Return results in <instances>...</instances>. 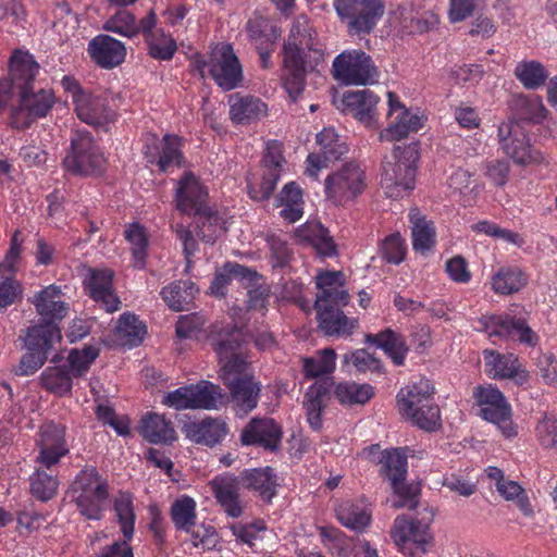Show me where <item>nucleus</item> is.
I'll return each mask as SVG.
<instances>
[{
	"label": "nucleus",
	"instance_id": "f257e3e1",
	"mask_svg": "<svg viewBox=\"0 0 557 557\" xmlns=\"http://www.w3.org/2000/svg\"><path fill=\"white\" fill-rule=\"evenodd\" d=\"M9 77L0 84V90L13 92L18 97L20 104L11 110V125L16 129L27 128L39 117L46 116L53 106L50 90H34V79L38 64L27 52L16 50L10 59Z\"/></svg>",
	"mask_w": 557,
	"mask_h": 557
},
{
	"label": "nucleus",
	"instance_id": "f03ea898",
	"mask_svg": "<svg viewBox=\"0 0 557 557\" xmlns=\"http://www.w3.org/2000/svg\"><path fill=\"white\" fill-rule=\"evenodd\" d=\"M243 343V332L236 325L214 326L212 347L220 364V377L225 386L255 376Z\"/></svg>",
	"mask_w": 557,
	"mask_h": 557
},
{
	"label": "nucleus",
	"instance_id": "7ed1b4c3",
	"mask_svg": "<svg viewBox=\"0 0 557 557\" xmlns=\"http://www.w3.org/2000/svg\"><path fill=\"white\" fill-rule=\"evenodd\" d=\"M379 454L377 463L381 465V474L388 479L396 498L392 500L394 509L407 508L416 510L419 507L420 488L413 484L406 483L407 457L400 449L392 448L380 451L379 445H372L363 449L362 455L371 460Z\"/></svg>",
	"mask_w": 557,
	"mask_h": 557
},
{
	"label": "nucleus",
	"instance_id": "20e7f679",
	"mask_svg": "<svg viewBox=\"0 0 557 557\" xmlns=\"http://www.w3.org/2000/svg\"><path fill=\"white\" fill-rule=\"evenodd\" d=\"M434 387L426 379L398 394L399 412L418 428L432 432L441 426L440 408L433 401Z\"/></svg>",
	"mask_w": 557,
	"mask_h": 557
},
{
	"label": "nucleus",
	"instance_id": "39448f33",
	"mask_svg": "<svg viewBox=\"0 0 557 557\" xmlns=\"http://www.w3.org/2000/svg\"><path fill=\"white\" fill-rule=\"evenodd\" d=\"M419 158L416 146L401 148L396 146L393 160H385L381 175V186L392 199L404 197L414 187L416 169L413 163Z\"/></svg>",
	"mask_w": 557,
	"mask_h": 557
},
{
	"label": "nucleus",
	"instance_id": "423d86ee",
	"mask_svg": "<svg viewBox=\"0 0 557 557\" xmlns=\"http://www.w3.org/2000/svg\"><path fill=\"white\" fill-rule=\"evenodd\" d=\"M75 503L79 512L87 519L99 520L109 496L108 482L95 468H85L72 484Z\"/></svg>",
	"mask_w": 557,
	"mask_h": 557
},
{
	"label": "nucleus",
	"instance_id": "0eeeda50",
	"mask_svg": "<svg viewBox=\"0 0 557 557\" xmlns=\"http://www.w3.org/2000/svg\"><path fill=\"white\" fill-rule=\"evenodd\" d=\"M473 396L480 407L482 419L497 426L505 438L518 435V425L512 421V410L504 394L493 385H479Z\"/></svg>",
	"mask_w": 557,
	"mask_h": 557
},
{
	"label": "nucleus",
	"instance_id": "6e6552de",
	"mask_svg": "<svg viewBox=\"0 0 557 557\" xmlns=\"http://www.w3.org/2000/svg\"><path fill=\"white\" fill-rule=\"evenodd\" d=\"M71 152L64 158V169L73 175H100L106 170V159L91 135L77 132L71 141Z\"/></svg>",
	"mask_w": 557,
	"mask_h": 557
},
{
	"label": "nucleus",
	"instance_id": "1a4fd4ad",
	"mask_svg": "<svg viewBox=\"0 0 557 557\" xmlns=\"http://www.w3.org/2000/svg\"><path fill=\"white\" fill-rule=\"evenodd\" d=\"M226 395L222 388L208 381H201L196 385L184 386L169 393L163 398V404L181 409H218L225 404Z\"/></svg>",
	"mask_w": 557,
	"mask_h": 557
},
{
	"label": "nucleus",
	"instance_id": "9d476101",
	"mask_svg": "<svg viewBox=\"0 0 557 557\" xmlns=\"http://www.w3.org/2000/svg\"><path fill=\"white\" fill-rule=\"evenodd\" d=\"M207 66L215 83L225 90L234 89L243 79L242 65L228 44H218L211 50L208 61L197 60L196 67L201 77Z\"/></svg>",
	"mask_w": 557,
	"mask_h": 557
},
{
	"label": "nucleus",
	"instance_id": "9b49d317",
	"mask_svg": "<svg viewBox=\"0 0 557 557\" xmlns=\"http://www.w3.org/2000/svg\"><path fill=\"white\" fill-rule=\"evenodd\" d=\"M332 73L345 85H370L377 82L379 71L372 58L361 50H348L338 54Z\"/></svg>",
	"mask_w": 557,
	"mask_h": 557
},
{
	"label": "nucleus",
	"instance_id": "f8f14e48",
	"mask_svg": "<svg viewBox=\"0 0 557 557\" xmlns=\"http://www.w3.org/2000/svg\"><path fill=\"white\" fill-rule=\"evenodd\" d=\"M498 144L517 164L541 163L544 158L530 145L528 132L520 121H507L498 126Z\"/></svg>",
	"mask_w": 557,
	"mask_h": 557
},
{
	"label": "nucleus",
	"instance_id": "ddd939ff",
	"mask_svg": "<svg viewBox=\"0 0 557 557\" xmlns=\"http://www.w3.org/2000/svg\"><path fill=\"white\" fill-rule=\"evenodd\" d=\"M366 186V173L355 161L345 163L325 180L326 196L336 205L355 199Z\"/></svg>",
	"mask_w": 557,
	"mask_h": 557
},
{
	"label": "nucleus",
	"instance_id": "4468645a",
	"mask_svg": "<svg viewBox=\"0 0 557 557\" xmlns=\"http://www.w3.org/2000/svg\"><path fill=\"white\" fill-rule=\"evenodd\" d=\"M334 5L342 18H348L351 35L370 33L384 13L381 0H335Z\"/></svg>",
	"mask_w": 557,
	"mask_h": 557
},
{
	"label": "nucleus",
	"instance_id": "2eb2a0df",
	"mask_svg": "<svg viewBox=\"0 0 557 557\" xmlns=\"http://www.w3.org/2000/svg\"><path fill=\"white\" fill-rule=\"evenodd\" d=\"M480 323L490 337L512 339L529 347H535L539 343L537 334L523 318L511 314L491 315L483 317Z\"/></svg>",
	"mask_w": 557,
	"mask_h": 557
},
{
	"label": "nucleus",
	"instance_id": "dca6fc26",
	"mask_svg": "<svg viewBox=\"0 0 557 557\" xmlns=\"http://www.w3.org/2000/svg\"><path fill=\"white\" fill-rule=\"evenodd\" d=\"M433 518L434 513L429 509L428 505L423 507L422 511H417L414 518H408L405 515L398 516L391 530V536L399 547H403L410 541L423 547L428 543L426 531Z\"/></svg>",
	"mask_w": 557,
	"mask_h": 557
},
{
	"label": "nucleus",
	"instance_id": "f3484780",
	"mask_svg": "<svg viewBox=\"0 0 557 557\" xmlns=\"http://www.w3.org/2000/svg\"><path fill=\"white\" fill-rule=\"evenodd\" d=\"M284 162L281 144L275 140L268 143L262 159V181L258 186L249 185L248 191L253 200L262 201L270 198L281 176Z\"/></svg>",
	"mask_w": 557,
	"mask_h": 557
},
{
	"label": "nucleus",
	"instance_id": "a211bd4d",
	"mask_svg": "<svg viewBox=\"0 0 557 557\" xmlns=\"http://www.w3.org/2000/svg\"><path fill=\"white\" fill-rule=\"evenodd\" d=\"M39 455L37 461L50 468L59 462L61 457L69 453L65 441V426L52 421L46 422L40 428L38 440Z\"/></svg>",
	"mask_w": 557,
	"mask_h": 557
},
{
	"label": "nucleus",
	"instance_id": "6ab92c4d",
	"mask_svg": "<svg viewBox=\"0 0 557 557\" xmlns=\"http://www.w3.org/2000/svg\"><path fill=\"white\" fill-rule=\"evenodd\" d=\"M282 436V428L272 418H252L242 430L240 442L273 451L278 449Z\"/></svg>",
	"mask_w": 557,
	"mask_h": 557
},
{
	"label": "nucleus",
	"instance_id": "aec40b11",
	"mask_svg": "<svg viewBox=\"0 0 557 557\" xmlns=\"http://www.w3.org/2000/svg\"><path fill=\"white\" fill-rule=\"evenodd\" d=\"M345 306L337 301L314 302L319 327L325 335L349 336L357 329L358 321L343 312Z\"/></svg>",
	"mask_w": 557,
	"mask_h": 557
},
{
	"label": "nucleus",
	"instance_id": "412c9836",
	"mask_svg": "<svg viewBox=\"0 0 557 557\" xmlns=\"http://www.w3.org/2000/svg\"><path fill=\"white\" fill-rule=\"evenodd\" d=\"M317 143L321 147V152H313L308 156V168L306 170L310 176L314 177L321 169L327 166L329 162L338 160L341 156L347 152V147L339 143L333 128H324L317 134Z\"/></svg>",
	"mask_w": 557,
	"mask_h": 557
},
{
	"label": "nucleus",
	"instance_id": "4be33fe9",
	"mask_svg": "<svg viewBox=\"0 0 557 557\" xmlns=\"http://www.w3.org/2000/svg\"><path fill=\"white\" fill-rule=\"evenodd\" d=\"M156 25V14L151 10L143 17L139 22L136 21L134 14L127 10H119L112 15L103 25V28L108 32H113L133 38L141 33L146 39L150 38L151 29Z\"/></svg>",
	"mask_w": 557,
	"mask_h": 557
},
{
	"label": "nucleus",
	"instance_id": "5701e85b",
	"mask_svg": "<svg viewBox=\"0 0 557 557\" xmlns=\"http://www.w3.org/2000/svg\"><path fill=\"white\" fill-rule=\"evenodd\" d=\"M483 357L487 372L494 379H512L518 384H523L529 379V373L521 369L519 359L513 354H499L496 350L485 349Z\"/></svg>",
	"mask_w": 557,
	"mask_h": 557
},
{
	"label": "nucleus",
	"instance_id": "b1692460",
	"mask_svg": "<svg viewBox=\"0 0 557 557\" xmlns=\"http://www.w3.org/2000/svg\"><path fill=\"white\" fill-rule=\"evenodd\" d=\"M88 52L92 61L102 69H113L124 62L126 48L109 35H98L90 40Z\"/></svg>",
	"mask_w": 557,
	"mask_h": 557
},
{
	"label": "nucleus",
	"instance_id": "393cba45",
	"mask_svg": "<svg viewBox=\"0 0 557 557\" xmlns=\"http://www.w3.org/2000/svg\"><path fill=\"white\" fill-rule=\"evenodd\" d=\"M113 271L109 269L91 270L86 281L89 296L108 312L116 311L120 305L113 292Z\"/></svg>",
	"mask_w": 557,
	"mask_h": 557
},
{
	"label": "nucleus",
	"instance_id": "a878e982",
	"mask_svg": "<svg viewBox=\"0 0 557 557\" xmlns=\"http://www.w3.org/2000/svg\"><path fill=\"white\" fill-rule=\"evenodd\" d=\"M230 391V401L238 417H246L257 408L262 386L256 377H246L226 386Z\"/></svg>",
	"mask_w": 557,
	"mask_h": 557
},
{
	"label": "nucleus",
	"instance_id": "bb28decb",
	"mask_svg": "<svg viewBox=\"0 0 557 557\" xmlns=\"http://www.w3.org/2000/svg\"><path fill=\"white\" fill-rule=\"evenodd\" d=\"M210 485L224 511L230 517L238 518L243 513L239 500V490L243 485L239 476L236 478L231 474L219 475L210 482Z\"/></svg>",
	"mask_w": 557,
	"mask_h": 557
},
{
	"label": "nucleus",
	"instance_id": "cd10ccee",
	"mask_svg": "<svg viewBox=\"0 0 557 557\" xmlns=\"http://www.w3.org/2000/svg\"><path fill=\"white\" fill-rule=\"evenodd\" d=\"M207 191L197 181L196 176L187 172L178 182L176 189V207L180 211L194 214L208 208L206 205Z\"/></svg>",
	"mask_w": 557,
	"mask_h": 557
},
{
	"label": "nucleus",
	"instance_id": "c85d7f7f",
	"mask_svg": "<svg viewBox=\"0 0 557 557\" xmlns=\"http://www.w3.org/2000/svg\"><path fill=\"white\" fill-rule=\"evenodd\" d=\"M74 111L81 121L92 126L109 124L113 122L115 116L103 98L89 92L76 100Z\"/></svg>",
	"mask_w": 557,
	"mask_h": 557
},
{
	"label": "nucleus",
	"instance_id": "c756f323",
	"mask_svg": "<svg viewBox=\"0 0 557 557\" xmlns=\"http://www.w3.org/2000/svg\"><path fill=\"white\" fill-rule=\"evenodd\" d=\"M230 117L236 124H250L267 115V104L251 96L233 94L228 97Z\"/></svg>",
	"mask_w": 557,
	"mask_h": 557
},
{
	"label": "nucleus",
	"instance_id": "7c9ffc66",
	"mask_svg": "<svg viewBox=\"0 0 557 557\" xmlns=\"http://www.w3.org/2000/svg\"><path fill=\"white\" fill-rule=\"evenodd\" d=\"M61 330L53 321H44L27 329L23 337L27 350H39L49 354L54 344L61 342Z\"/></svg>",
	"mask_w": 557,
	"mask_h": 557
},
{
	"label": "nucleus",
	"instance_id": "2f4dec72",
	"mask_svg": "<svg viewBox=\"0 0 557 557\" xmlns=\"http://www.w3.org/2000/svg\"><path fill=\"white\" fill-rule=\"evenodd\" d=\"M184 432L187 438L197 444L214 446L226 435L227 424L223 420L208 418L185 424Z\"/></svg>",
	"mask_w": 557,
	"mask_h": 557
},
{
	"label": "nucleus",
	"instance_id": "473e14b6",
	"mask_svg": "<svg viewBox=\"0 0 557 557\" xmlns=\"http://www.w3.org/2000/svg\"><path fill=\"white\" fill-rule=\"evenodd\" d=\"M343 102L358 121L367 126H375V109L379 98L372 91L347 92L344 95Z\"/></svg>",
	"mask_w": 557,
	"mask_h": 557
},
{
	"label": "nucleus",
	"instance_id": "72a5a7b5",
	"mask_svg": "<svg viewBox=\"0 0 557 557\" xmlns=\"http://www.w3.org/2000/svg\"><path fill=\"white\" fill-rule=\"evenodd\" d=\"M239 479L243 487L256 492L267 503L276 494V478L270 467L246 470L240 473Z\"/></svg>",
	"mask_w": 557,
	"mask_h": 557
},
{
	"label": "nucleus",
	"instance_id": "f704fd0d",
	"mask_svg": "<svg viewBox=\"0 0 557 557\" xmlns=\"http://www.w3.org/2000/svg\"><path fill=\"white\" fill-rule=\"evenodd\" d=\"M344 274L341 271H325L317 275V294L315 302L337 301L342 305H348L349 294L344 288Z\"/></svg>",
	"mask_w": 557,
	"mask_h": 557
},
{
	"label": "nucleus",
	"instance_id": "c9c22d12",
	"mask_svg": "<svg viewBox=\"0 0 557 557\" xmlns=\"http://www.w3.org/2000/svg\"><path fill=\"white\" fill-rule=\"evenodd\" d=\"M333 381L330 377H322L314 382L306 393L305 407L307 409L308 422L318 430L321 428V412L330 396Z\"/></svg>",
	"mask_w": 557,
	"mask_h": 557
},
{
	"label": "nucleus",
	"instance_id": "e433bc0d",
	"mask_svg": "<svg viewBox=\"0 0 557 557\" xmlns=\"http://www.w3.org/2000/svg\"><path fill=\"white\" fill-rule=\"evenodd\" d=\"M61 290L50 285L39 292L32 302L36 311L44 318V321L62 320L67 313V306L61 299Z\"/></svg>",
	"mask_w": 557,
	"mask_h": 557
},
{
	"label": "nucleus",
	"instance_id": "4c0bfd02",
	"mask_svg": "<svg viewBox=\"0 0 557 557\" xmlns=\"http://www.w3.org/2000/svg\"><path fill=\"white\" fill-rule=\"evenodd\" d=\"M154 152L148 150L145 152L150 163L156 162L160 171L166 172L171 166H180L183 156L178 149V138L176 136L165 135L161 141V147L156 146Z\"/></svg>",
	"mask_w": 557,
	"mask_h": 557
},
{
	"label": "nucleus",
	"instance_id": "58836bf2",
	"mask_svg": "<svg viewBox=\"0 0 557 557\" xmlns=\"http://www.w3.org/2000/svg\"><path fill=\"white\" fill-rule=\"evenodd\" d=\"M283 85L288 96L295 101L305 88L306 67L302 58L284 57Z\"/></svg>",
	"mask_w": 557,
	"mask_h": 557
},
{
	"label": "nucleus",
	"instance_id": "ea45409f",
	"mask_svg": "<svg viewBox=\"0 0 557 557\" xmlns=\"http://www.w3.org/2000/svg\"><path fill=\"white\" fill-rule=\"evenodd\" d=\"M313 38L308 20L305 16L297 17L290 28L287 41L284 44V57L293 54L302 58L304 49H312Z\"/></svg>",
	"mask_w": 557,
	"mask_h": 557
},
{
	"label": "nucleus",
	"instance_id": "a19ab883",
	"mask_svg": "<svg viewBox=\"0 0 557 557\" xmlns=\"http://www.w3.org/2000/svg\"><path fill=\"white\" fill-rule=\"evenodd\" d=\"M366 339L384 349L396 366L404 364L408 347L400 334L395 333L391 329H386L375 335L368 334Z\"/></svg>",
	"mask_w": 557,
	"mask_h": 557
},
{
	"label": "nucleus",
	"instance_id": "79ce46f5",
	"mask_svg": "<svg viewBox=\"0 0 557 557\" xmlns=\"http://www.w3.org/2000/svg\"><path fill=\"white\" fill-rule=\"evenodd\" d=\"M140 434L150 443H169L175 440V431L164 416L149 413L141 419Z\"/></svg>",
	"mask_w": 557,
	"mask_h": 557
},
{
	"label": "nucleus",
	"instance_id": "37998d69",
	"mask_svg": "<svg viewBox=\"0 0 557 557\" xmlns=\"http://www.w3.org/2000/svg\"><path fill=\"white\" fill-rule=\"evenodd\" d=\"M299 235L313 246L317 252L321 256L332 257L336 255V245L333 237L319 222L307 223L301 230Z\"/></svg>",
	"mask_w": 557,
	"mask_h": 557
},
{
	"label": "nucleus",
	"instance_id": "c03bdc74",
	"mask_svg": "<svg viewBox=\"0 0 557 557\" xmlns=\"http://www.w3.org/2000/svg\"><path fill=\"white\" fill-rule=\"evenodd\" d=\"M335 511L343 525L357 532H362L371 521V513L351 500L342 502Z\"/></svg>",
	"mask_w": 557,
	"mask_h": 557
},
{
	"label": "nucleus",
	"instance_id": "a18cd8bd",
	"mask_svg": "<svg viewBox=\"0 0 557 557\" xmlns=\"http://www.w3.org/2000/svg\"><path fill=\"white\" fill-rule=\"evenodd\" d=\"M195 284L188 281L171 283L161 290L162 299L174 311H183L194 299Z\"/></svg>",
	"mask_w": 557,
	"mask_h": 557
},
{
	"label": "nucleus",
	"instance_id": "49530a36",
	"mask_svg": "<svg viewBox=\"0 0 557 557\" xmlns=\"http://www.w3.org/2000/svg\"><path fill=\"white\" fill-rule=\"evenodd\" d=\"M196 223L197 236L207 244H214L225 228L220 224V218L211 208H205L193 214Z\"/></svg>",
	"mask_w": 557,
	"mask_h": 557
},
{
	"label": "nucleus",
	"instance_id": "de8ad7c7",
	"mask_svg": "<svg viewBox=\"0 0 557 557\" xmlns=\"http://www.w3.org/2000/svg\"><path fill=\"white\" fill-rule=\"evenodd\" d=\"M527 284V276L518 268H503L492 280V288L495 293L510 295L519 292Z\"/></svg>",
	"mask_w": 557,
	"mask_h": 557
},
{
	"label": "nucleus",
	"instance_id": "09e8293b",
	"mask_svg": "<svg viewBox=\"0 0 557 557\" xmlns=\"http://www.w3.org/2000/svg\"><path fill=\"white\" fill-rule=\"evenodd\" d=\"M115 333L123 345L136 346L143 342L146 326L135 314L123 313L119 319Z\"/></svg>",
	"mask_w": 557,
	"mask_h": 557
},
{
	"label": "nucleus",
	"instance_id": "8fccbe9b",
	"mask_svg": "<svg viewBox=\"0 0 557 557\" xmlns=\"http://www.w3.org/2000/svg\"><path fill=\"white\" fill-rule=\"evenodd\" d=\"M171 518L177 530L191 532L196 523V503L189 496L176 499L171 506Z\"/></svg>",
	"mask_w": 557,
	"mask_h": 557
},
{
	"label": "nucleus",
	"instance_id": "3c124183",
	"mask_svg": "<svg viewBox=\"0 0 557 557\" xmlns=\"http://www.w3.org/2000/svg\"><path fill=\"white\" fill-rule=\"evenodd\" d=\"M374 395L370 384L339 383L335 388V397L342 405H363Z\"/></svg>",
	"mask_w": 557,
	"mask_h": 557
},
{
	"label": "nucleus",
	"instance_id": "603ef678",
	"mask_svg": "<svg viewBox=\"0 0 557 557\" xmlns=\"http://www.w3.org/2000/svg\"><path fill=\"white\" fill-rule=\"evenodd\" d=\"M515 75L527 89H536L548 78L546 69L537 61L520 62L515 69Z\"/></svg>",
	"mask_w": 557,
	"mask_h": 557
},
{
	"label": "nucleus",
	"instance_id": "864d4df0",
	"mask_svg": "<svg viewBox=\"0 0 557 557\" xmlns=\"http://www.w3.org/2000/svg\"><path fill=\"white\" fill-rule=\"evenodd\" d=\"M410 220L413 224V249L422 253L430 251L435 244V230L432 222L426 221L424 218L417 216V214H411Z\"/></svg>",
	"mask_w": 557,
	"mask_h": 557
},
{
	"label": "nucleus",
	"instance_id": "5fc2aeb1",
	"mask_svg": "<svg viewBox=\"0 0 557 557\" xmlns=\"http://www.w3.org/2000/svg\"><path fill=\"white\" fill-rule=\"evenodd\" d=\"M421 126V120L418 115H412L408 111H401L396 116V122L381 132L380 138L391 141L399 140L410 132H417Z\"/></svg>",
	"mask_w": 557,
	"mask_h": 557
},
{
	"label": "nucleus",
	"instance_id": "6e6d98bb",
	"mask_svg": "<svg viewBox=\"0 0 557 557\" xmlns=\"http://www.w3.org/2000/svg\"><path fill=\"white\" fill-rule=\"evenodd\" d=\"M114 510L125 540H131L134 534L135 521L132 495L126 492H120L114 499Z\"/></svg>",
	"mask_w": 557,
	"mask_h": 557
},
{
	"label": "nucleus",
	"instance_id": "4d7b16f0",
	"mask_svg": "<svg viewBox=\"0 0 557 557\" xmlns=\"http://www.w3.org/2000/svg\"><path fill=\"white\" fill-rule=\"evenodd\" d=\"M125 238L132 245L133 257L136 261L135 267L143 269L145 267L148 246L145 227L139 223L131 224L125 231Z\"/></svg>",
	"mask_w": 557,
	"mask_h": 557
},
{
	"label": "nucleus",
	"instance_id": "13d9d810",
	"mask_svg": "<svg viewBox=\"0 0 557 557\" xmlns=\"http://www.w3.org/2000/svg\"><path fill=\"white\" fill-rule=\"evenodd\" d=\"M41 384L54 394L64 395L72 388V379L69 371L63 368H47L41 374Z\"/></svg>",
	"mask_w": 557,
	"mask_h": 557
},
{
	"label": "nucleus",
	"instance_id": "bf43d9fd",
	"mask_svg": "<svg viewBox=\"0 0 557 557\" xmlns=\"http://www.w3.org/2000/svg\"><path fill=\"white\" fill-rule=\"evenodd\" d=\"M247 32L249 37L255 41H261L273 46L280 37L276 27L268 20L259 15H255L247 22Z\"/></svg>",
	"mask_w": 557,
	"mask_h": 557
},
{
	"label": "nucleus",
	"instance_id": "052dcab7",
	"mask_svg": "<svg viewBox=\"0 0 557 557\" xmlns=\"http://www.w3.org/2000/svg\"><path fill=\"white\" fill-rule=\"evenodd\" d=\"M335 359V351L326 348L321 351L319 357L305 359L304 372L308 377L324 376L334 370Z\"/></svg>",
	"mask_w": 557,
	"mask_h": 557
},
{
	"label": "nucleus",
	"instance_id": "680f3d73",
	"mask_svg": "<svg viewBox=\"0 0 557 557\" xmlns=\"http://www.w3.org/2000/svg\"><path fill=\"white\" fill-rule=\"evenodd\" d=\"M250 271L237 263H226L223 270L216 272L211 283V293L216 296L225 295V287L231 283L233 277L246 278Z\"/></svg>",
	"mask_w": 557,
	"mask_h": 557
},
{
	"label": "nucleus",
	"instance_id": "e2e57ef3",
	"mask_svg": "<svg viewBox=\"0 0 557 557\" xmlns=\"http://www.w3.org/2000/svg\"><path fill=\"white\" fill-rule=\"evenodd\" d=\"M58 491L57 479L45 471H36L30 476V492L41 502H47L54 497Z\"/></svg>",
	"mask_w": 557,
	"mask_h": 557
},
{
	"label": "nucleus",
	"instance_id": "0e129e2a",
	"mask_svg": "<svg viewBox=\"0 0 557 557\" xmlns=\"http://www.w3.org/2000/svg\"><path fill=\"white\" fill-rule=\"evenodd\" d=\"M517 106L520 109L522 120L540 123L546 117L547 110L539 96H520L517 99Z\"/></svg>",
	"mask_w": 557,
	"mask_h": 557
},
{
	"label": "nucleus",
	"instance_id": "69168bd1",
	"mask_svg": "<svg viewBox=\"0 0 557 557\" xmlns=\"http://www.w3.org/2000/svg\"><path fill=\"white\" fill-rule=\"evenodd\" d=\"M535 434L540 444L545 448H557V419L544 413L537 422Z\"/></svg>",
	"mask_w": 557,
	"mask_h": 557
},
{
	"label": "nucleus",
	"instance_id": "338daca9",
	"mask_svg": "<svg viewBox=\"0 0 557 557\" xmlns=\"http://www.w3.org/2000/svg\"><path fill=\"white\" fill-rule=\"evenodd\" d=\"M98 354L99 350L94 346H85L82 350H72L69 355V362L73 375H82L98 357Z\"/></svg>",
	"mask_w": 557,
	"mask_h": 557
},
{
	"label": "nucleus",
	"instance_id": "774afa93",
	"mask_svg": "<svg viewBox=\"0 0 557 557\" xmlns=\"http://www.w3.org/2000/svg\"><path fill=\"white\" fill-rule=\"evenodd\" d=\"M383 258L389 262L399 264L405 259L406 247L400 235L392 234L387 236L382 245Z\"/></svg>",
	"mask_w": 557,
	"mask_h": 557
}]
</instances>
